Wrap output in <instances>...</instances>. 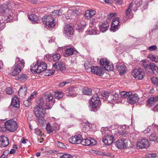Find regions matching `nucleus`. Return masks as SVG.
Returning <instances> with one entry per match:
<instances>
[{"mask_svg": "<svg viewBox=\"0 0 158 158\" xmlns=\"http://www.w3.org/2000/svg\"><path fill=\"white\" fill-rule=\"evenodd\" d=\"M36 105L34 108V112L37 117L39 124L43 125L45 123L44 116L45 113V109L43 108L44 105V101L42 98H38L36 101Z\"/></svg>", "mask_w": 158, "mask_h": 158, "instance_id": "obj_1", "label": "nucleus"}, {"mask_svg": "<svg viewBox=\"0 0 158 158\" xmlns=\"http://www.w3.org/2000/svg\"><path fill=\"white\" fill-rule=\"evenodd\" d=\"M15 63L10 73L11 75L13 76L18 75L21 72L22 69L24 67L25 64L24 60H21L19 57H16Z\"/></svg>", "mask_w": 158, "mask_h": 158, "instance_id": "obj_2", "label": "nucleus"}, {"mask_svg": "<svg viewBox=\"0 0 158 158\" xmlns=\"http://www.w3.org/2000/svg\"><path fill=\"white\" fill-rule=\"evenodd\" d=\"M0 13L3 14V16L7 22H10L14 16L12 10H9L7 5L5 4L0 5Z\"/></svg>", "mask_w": 158, "mask_h": 158, "instance_id": "obj_3", "label": "nucleus"}, {"mask_svg": "<svg viewBox=\"0 0 158 158\" xmlns=\"http://www.w3.org/2000/svg\"><path fill=\"white\" fill-rule=\"evenodd\" d=\"M32 70L37 73H40L44 71L47 68L46 64L43 61H37L36 63H33L31 66Z\"/></svg>", "mask_w": 158, "mask_h": 158, "instance_id": "obj_4", "label": "nucleus"}, {"mask_svg": "<svg viewBox=\"0 0 158 158\" xmlns=\"http://www.w3.org/2000/svg\"><path fill=\"white\" fill-rule=\"evenodd\" d=\"M91 101L89 102V104L92 108V111H96L97 109L99 108L100 104V98L97 94H95L93 95Z\"/></svg>", "mask_w": 158, "mask_h": 158, "instance_id": "obj_5", "label": "nucleus"}, {"mask_svg": "<svg viewBox=\"0 0 158 158\" xmlns=\"http://www.w3.org/2000/svg\"><path fill=\"white\" fill-rule=\"evenodd\" d=\"M5 127L7 130L10 132H14L17 129V124L15 121L10 119L5 123Z\"/></svg>", "mask_w": 158, "mask_h": 158, "instance_id": "obj_6", "label": "nucleus"}, {"mask_svg": "<svg viewBox=\"0 0 158 158\" xmlns=\"http://www.w3.org/2000/svg\"><path fill=\"white\" fill-rule=\"evenodd\" d=\"M42 20L44 23L49 27H53L56 23L55 20L51 16H44L42 18Z\"/></svg>", "mask_w": 158, "mask_h": 158, "instance_id": "obj_7", "label": "nucleus"}, {"mask_svg": "<svg viewBox=\"0 0 158 158\" xmlns=\"http://www.w3.org/2000/svg\"><path fill=\"white\" fill-rule=\"evenodd\" d=\"M132 74L134 77L137 79L141 80L144 77V73L143 69L139 68L134 69L133 70Z\"/></svg>", "mask_w": 158, "mask_h": 158, "instance_id": "obj_8", "label": "nucleus"}, {"mask_svg": "<svg viewBox=\"0 0 158 158\" xmlns=\"http://www.w3.org/2000/svg\"><path fill=\"white\" fill-rule=\"evenodd\" d=\"M80 143L84 145L92 146L96 145L97 143V142L94 139L89 137L84 139H82Z\"/></svg>", "mask_w": 158, "mask_h": 158, "instance_id": "obj_9", "label": "nucleus"}, {"mask_svg": "<svg viewBox=\"0 0 158 158\" xmlns=\"http://www.w3.org/2000/svg\"><path fill=\"white\" fill-rule=\"evenodd\" d=\"M115 145L119 149H124L127 146V140L123 139L118 140L115 142Z\"/></svg>", "mask_w": 158, "mask_h": 158, "instance_id": "obj_10", "label": "nucleus"}, {"mask_svg": "<svg viewBox=\"0 0 158 158\" xmlns=\"http://www.w3.org/2000/svg\"><path fill=\"white\" fill-rule=\"evenodd\" d=\"M149 144L148 140L146 139H143L137 143V147L138 149L147 148L149 147Z\"/></svg>", "mask_w": 158, "mask_h": 158, "instance_id": "obj_11", "label": "nucleus"}, {"mask_svg": "<svg viewBox=\"0 0 158 158\" xmlns=\"http://www.w3.org/2000/svg\"><path fill=\"white\" fill-rule=\"evenodd\" d=\"M114 140V137L113 135L108 134L105 136L103 138L102 141L106 144L109 145L111 144Z\"/></svg>", "mask_w": 158, "mask_h": 158, "instance_id": "obj_12", "label": "nucleus"}, {"mask_svg": "<svg viewBox=\"0 0 158 158\" xmlns=\"http://www.w3.org/2000/svg\"><path fill=\"white\" fill-rule=\"evenodd\" d=\"M74 30L73 27L68 24L64 27L63 32L68 37H71L73 34Z\"/></svg>", "mask_w": 158, "mask_h": 158, "instance_id": "obj_13", "label": "nucleus"}, {"mask_svg": "<svg viewBox=\"0 0 158 158\" xmlns=\"http://www.w3.org/2000/svg\"><path fill=\"white\" fill-rule=\"evenodd\" d=\"M82 138L81 135H75L70 137L69 139V142L72 144H79L81 142Z\"/></svg>", "mask_w": 158, "mask_h": 158, "instance_id": "obj_14", "label": "nucleus"}, {"mask_svg": "<svg viewBox=\"0 0 158 158\" xmlns=\"http://www.w3.org/2000/svg\"><path fill=\"white\" fill-rule=\"evenodd\" d=\"M91 72L97 75L101 76L103 74V69L100 67L92 66L90 68Z\"/></svg>", "mask_w": 158, "mask_h": 158, "instance_id": "obj_15", "label": "nucleus"}, {"mask_svg": "<svg viewBox=\"0 0 158 158\" xmlns=\"http://www.w3.org/2000/svg\"><path fill=\"white\" fill-rule=\"evenodd\" d=\"M139 99L138 95L137 94H131L127 98V102L129 103L133 104L136 103Z\"/></svg>", "mask_w": 158, "mask_h": 158, "instance_id": "obj_16", "label": "nucleus"}, {"mask_svg": "<svg viewBox=\"0 0 158 158\" xmlns=\"http://www.w3.org/2000/svg\"><path fill=\"white\" fill-rule=\"evenodd\" d=\"M116 68L121 75L123 74L126 71V67L123 62L118 63L116 66Z\"/></svg>", "mask_w": 158, "mask_h": 158, "instance_id": "obj_17", "label": "nucleus"}, {"mask_svg": "<svg viewBox=\"0 0 158 158\" xmlns=\"http://www.w3.org/2000/svg\"><path fill=\"white\" fill-rule=\"evenodd\" d=\"M9 144V139L4 135L0 136V146L4 147L7 146Z\"/></svg>", "mask_w": 158, "mask_h": 158, "instance_id": "obj_18", "label": "nucleus"}, {"mask_svg": "<svg viewBox=\"0 0 158 158\" xmlns=\"http://www.w3.org/2000/svg\"><path fill=\"white\" fill-rule=\"evenodd\" d=\"M54 68L57 70L64 72L65 70V67L64 64L61 62H56L53 64Z\"/></svg>", "mask_w": 158, "mask_h": 158, "instance_id": "obj_19", "label": "nucleus"}, {"mask_svg": "<svg viewBox=\"0 0 158 158\" xmlns=\"http://www.w3.org/2000/svg\"><path fill=\"white\" fill-rule=\"evenodd\" d=\"M133 5V3L132 2L129 5L128 9L126 10L125 11L126 16H124L123 17V22H125L128 19L130 18V13L131 10V8Z\"/></svg>", "mask_w": 158, "mask_h": 158, "instance_id": "obj_20", "label": "nucleus"}, {"mask_svg": "<svg viewBox=\"0 0 158 158\" xmlns=\"http://www.w3.org/2000/svg\"><path fill=\"white\" fill-rule=\"evenodd\" d=\"M158 101V96L151 97L149 98L147 101L146 105L151 106L153 105L155 102Z\"/></svg>", "mask_w": 158, "mask_h": 158, "instance_id": "obj_21", "label": "nucleus"}, {"mask_svg": "<svg viewBox=\"0 0 158 158\" xmlns=\"http://www.w3.org/2000/svg\"><path fill=\"white\" fill-rule=\"evenodd\" d=\"M108 101L110 103H113L114 102H117L119 98L118 94L117 93H115L113 94H110L108 97Z\"/></svg>", "mask_w": 158, "mask_h": 158, "instance_id": "obj_22", "label": "nucleus"}, {"mask_svg": "<svg viewBox=\"0 0 158 158\" xmlns=\"http://www.w3.org/2000/svg\"><path fill=\"white\" fill-rule=\"evenodd\" d=\"M96 14V11L94 10H87L85 11L84 16L87 19L91 18Z\"/></svg>", "mask_w": 158, "mask_h": 158, "instance_id": "obj_23", "label": "nucleus"}, {"mask_svg": "<svg viewBox=\"0 0 158 158\" xmlns=\"http://www.w3.org/2000/svg\"><path fill=\"white\" fill-rule=\"evenodd\" d=\"M77 52V51L74 48H67L65 51L66 54H65V56L67 57L74 54H76Z\"/></svg>", "mask_w": 158, "mask_h": 158, "instance_id": "obj_24", "label": "nucleus"}, {"mask_svg": "<svg viewBox=\"0 0 158 158\" xmlns=\"http://www.w3.org/2000/svg\"><path fill=\"white\" fill-rule=\"evenodd\" d=\"M11 105L15 107H19V102L17 97L15 96H13L12 98Z\"/></svg>", "mask_w": 158, "mask_h": 158, "instance_id": "obj_25", "label": "nucleus"}, {"mask_svg": "<svg viewBox=\"0 0 158 158\" xmlns=\"http://www.w3.org/2000/svg\"><path fill=\"white\" fill-rule=\"evenodd\" d=\"M109 26V24L107 21L105 22L99 26L100 30L102 32L106 31L108 29Z\"/></svg>", "mask_w": 158, "mask_h": 158, "instance_id": "obj_26", "label": "nucleus"}, {"mask_svg": "<svg viewBox=\"0 0 158 158\" xmlns=\"http://www.w3.org/2000/svg\"><path fill=\"white\" fill-rule=\"evenodd\" d=\"M28 19L32 21L33 23H38V17L34 14H31L28 16Z\"/></svg>", "mask_w": 158, "mask_h": 158, "instance_id": "obj_27", "label": "nucleus"}, {"mask_svg": "<svg viewBox=\"0 0 158 158\" xmlns=\"http://www.w3.org/2000/svg\"><path fill=\"white\" fill-rule=\"evenodd\" d=\"M28 78V76L27 75L23 74L18 75L16 77V79L19 81H25Z\"/></svg>", "mask_w": 158, "mask_h": 158, "instance_id": "obj_28", "label": "nucleus"}, {"mask_svg": "<svg viewBox=\"0 0 158 158\" xmlns=\"http://www.w3.org/2000/svg\"><path fill=\"white\" fill-rule=\"evenodd\" d=\"M150 69L152 70L153 73L155 75L158 74V67L153 63H151Z\"/></svg>", "mask_w": 158, "mask_h": 158, "instance_id": "obj_29", "label": "nucleus"}, {"mask_svg": "<svg viewBox=\"0 0 158 158\" xmlns=\"http://www.w3.org/2000/svg\"><path fill=\"white\" fill-rule=\"evenodd\" d=\"M142 63L141 64L142 66H143L146 71H149L151 68V63L149 64H147L146 60H142Z\"/></svg>", "mask_w": 158, "mask_h": 158, "instance_id": "obj_30", "label": "nucleus"}, {"mask_svg": "<svg viewBox=\"0 0 158 158\" xmlns=\"http://www.w3.org/2000/svg\"><path fill=\"white\" fill-rule=\"evenodd\" d=\"M27 91V87L25 86L23 88L21 87L19 91V94L21 97H24L26 94Z\"/></svg>", "mask_w": 158, "mask_h": 158, "instance_id": "obj_31", "label": "nucleus"}, {"mask_svg": "<svg viewBox=\"0 0 158 158\" xmlns=\"http://www.w3.org/2000/svg\"><path fill=\"white\" fill-rule=\"evenodd\" d=\"M148 57L152 61L155 62H158V56L152 54L148 55Z\"/></svg>", "mask_w": 158, "mask_h": 158, "instance_id": "obj_32", "label": "nucleus"}, {"mask_svg": "<svg viewBox=\"0 0 158 158\" xmlns=\"http://www.w3.org/2000/svg\"><path fill=\"white\" fill-rule=\"evenodd\" d=\"M131 94V92H126L123 91L120 92V95L121 98H124L129 97V96Z\"/></svg>", "mask_w": 158, "mask_h": 158, "instance_id": "obj_33", "label": "nucleus"}, {"mask_svg": "<svg viewBox=\"0 0 158 158\" xmlns=\"http://www.w3.org/2000/svg\"><path fill=\"white\" fill-rule=\"evenodd\" d=\"M82 91L84 94L89 95L92 94V90L91 89L85 87L83 89Z\"/></svg>", "mask_w": 158, "mask_h": 158, "instance_id": "obj_34", "label": "nucleus"}, {"mask_svg": "<svg viewBox=\"0 0 158 158\" xmlns=\"http://www.w3.org/2000/svg\"><path fill=\"white\" fill-rule=\"evenodd\" d=\"M109 61L107 59L105 58L101 59L100 61V63L101 65L104 68L106 66L107 64H108Z\"/></svg>", "mask_w": 158, "mask_h": 158, "instance_id": "obj_35", "label": "nucleus"}, {"mask_svg": "<svg viewBox=\"0 0 158 158\" xmlns=\"http://www.w3.org/2000/svg\"><path fill=\"white\" fill-rule=\"evenodd\" d=\"M46 129L48 132L49 133L53 132L54 130L53 127H52L50 124L49 123L47 124Z\"/></svg>", "mask_w": 158, "mask_h": 158, "instance_id": "obj_36", "label": "nucleus"}, {"mask_svg": "<svg viewBox=\"0 0 158 158\" xmlns=\"http://www.w3.org/2000/svg\"><path fill=\"white\" fill-rule=\"evenodd\" d=\"M147 136L148 137L149 140L151 141L156 140L157 137L154 133H150L148 134Z\"/></svg>", "mask_w": 158, "mask_h": 158, "instance_id": "obj_37", "label": "nucleus"}, {"mask_svg": "<svg viewBox=\"0 0 158 158\" xmlns=\"http://www.w3.org/2000/svg\"><path fill=\"white\" fill-rule=\"evenodd\" d=\"M64 94L63 92L58 91L56 92L55 94V98L57 99H59L63 97Z\"/></svg>", "mask_w": 158, "mask_h": 158, "instance_id": "obj_38", "label": "nucleus"}, {"mask_svg": "<svg viewBox=\"0 0 158 158\" xmlns=\"http://www.w3.org/2000/svg\"><path fill=\"white\" fill-rule=\"evenodd\" d=\"M44 97L47 102L52 101L53 99V97L52 95L50 94H45Z\"/></svg>", "mask_w": 158, "mask_h": 158, "instance_id": "obj_39", "label": "nucleus"}, {"mask_svg": "<svg viewBox=\"0 0 158 158\" xmlns=\"http://www.w3.org/2000/svg\"><path fill=\"white\" fill-rule=\"evenodd\" d=\"M104 68L108 71H112L114 69L113 65V64H110L109 62L108 64H107Z\"/></svg>", "mask_w": 158, "mask_h": 158, "instance_id": "obj_40", "label": "nucleus"}, {"mask_svg": "<svg viewBox=\"0 0 158 158\" xmlns=\"http://www.w3.org/2000/svg\"><path fill=\"white\" fill-rule=\"evenodd\" d=\"M120 21V19L119 18L117 17L116 18L114 19L111 25L118 26Z\"/></svg>", "mask_w": 158, "mask_h": 158, "instance_id": "obj_41", "label": "nucleus"}, {"mask_svg": "<svg viewBox=\"0 0 158 158\" xmlns=\"http://www.w3.org/2000/svg\"><path fill=\"white\" fill-rule=\"evenodd\" d=\"M69 13H71L72 15L75 16H77L78 14V11L76 9H74L73 10H70L68 11Z\"/></svg>", "mask_w": 158, "mask_h": 158, "instance_id": "obj_42", "label": "nucleus"}, {"mask_svg": "<svg viewBox=\"0 0 158 158\" xmlns=\"http://www.w3.org/2000/svg\"><path fill=\"white\" fill-rule=\"evenodd\" d=\"M52 57L53 61H56L60 58V54L56 53L53 55Z\"/></svg>", "mask_w": 158, "mask_h": 158, "instance_id": "obj_43", "label": "nucleus"}, {"mask_svg": "<svg viewBox=\"0 0 158 158\" xmlns=\"http://www.w3.org/2000/svg\"><path fill=\"white\" fill-rule=\"evenodd\" d=\"M110 94L104 91L102 94V95L103 96L102 99L104 100H106L107 99L108 100V97Z\"/></svg>", "mask_w": 158, "mask_h": 158, "instance_id": "obj_44", "label": "nucleus"}, {"mask_svg": "<svg viewBox=\"0 0 158 158\" xmlns=\"http://www.w3.org/2000/svg\"><path fill=\"white\" fill-rule=\"evenodd\" d=\"M152 82L155 85L158 86V78L155 77L151 79Z\"/></svg>", "mask_w": 158, "mask_h": 158, "instance_id": "obj_45", "label": "nucleus"}, {"mask_svg": "<svg viewBox=\"0 0 158 158\" xmlns=\"http://www.w3.org/2000/svg\"><path fill=\"white\" fill-rule=\"evenodd\" d=\"M6 92L7 94L11 95L13 93V90L12 88L8 87L6 89Z\"/></svg>", "mask_w": 158, "mask_h": 158, "instance_id": "obj_46", "label": "nucleus"}, {"mask_svg": "<svg viewBox=\"0 0 158 158\" xmlns=\"http://www.w3.org/2000/svg\"><path fill=\"white\" fill-rule=\"evenodd\" d=\"M118 29V26H115L113 25H111L110 28V30L112 31L113 32L116 31Z\"/></svg>", "mask_w": 158, "mask_h": 158, "instance_id": "obj_47", "label": "nucleus"}, {"mask_svg": "<svg viewBox=\"0 0 158 158\" xmlns=\"http://www.w3.org/2000/svg\"><path fill=\"white\" fill-rule=\"evenodd\" d=\"M60 158H73L72 156L69 154H65L61 156Z\"/></svg>", "mask_w": 158, "mask_h": 158, "instance_id": "obj_48", "label": "nucleus"}, {"mask_svg": "<svg viewBox=\"0 0 158 158\" xmlns=\"http://www.w3.org/2000/svg\"><path fill=\"white\" fill-rule=\"evenodd\" d=\"M35 133L37 135L41 136L43 135L42 132L38 128H36L35 129Z\"/></svg>", "mask_w": 158, "mask_h": 158, "instance_id": "obj_49", "label": "nucleus"}, {"mask_svg": "<svg viewBox=\"0 0 158 158\" xmlns=\"http://www.w3.org/2000/svg\"><path fill=\"white\" fill-rule=\"evenodd\" d=\"M56 143L58 147L61 148H64L65 146L62 143L57 141Z\"/></svg>", "mask_w": 158, "mask_h": 158, "instance_id": "obj_50", "label": "nucleus"}, {"mask_svg": "<svg viewBox=\"0 0 158 158\" xmlns=\"http://www.w3.org/2000/svg\"><path fill=\"white\" fill-rule=\"evenodd\" d=\"M62 10H56L53 11V13L56 15L57 16L60 15L62 14Z\"/></svg>", "mask_w": 158, "mask_h": 158, "instance_id": "obj_51", "label": "nucleus"}, {"mask_svg": "<svg viewBox=\"0 0 158 158\" xmlns=\"http://www.w3.org/2000/svg\"><path fill=\"white\" fill-rule=\"evenodd\" d=\"M23 103L26 106H29L30 104V99H27V100L24 101Z\"/></svg>", "mask_w": 158, "mask_h": 158, "instance_id": "obj_52", "label": "nucleus"}, {"mask_svg": "<svg viewBox=\"0 0 158 158\" xmlns=\"http://www.w3.org/2000/svg\"><path fill=\"white\" fill-rule=\"evenodd\" d=\"M157 47L155 45H153L148 47V49L150 51H153L157 49Z\"/></svg>", "mask_w": 158, "mask_h": 158, "instance_id": "obj_53", "label": "nucleus"}, {"mask_svg": "<svg viewBox=\"0 0 158 158\" xmlns=\"http://www.w3.org/2000/svg\"><path fill=\"white\" fill-rule=\"evenodd\" d=\"M4 20L3 19H2L0 20V26L2 27H4L6 23L4 21H6V20H5L4 18Z\"/></svg>", "mask_w": 158, "mask_h": 158, "instance_id": "obj_54", "label": "nucleus"}, {"mask_svg": "<svg viewBox=\"0 0 158 158\" xmlns=\"http://www.w3.org/2000/svg\"><path fill=\"white\" fill-rule=\"evenodd\" d=\"M116 13H110L109 15H108V20H110L113 17H115L116 16Z\"/></svg>", "mask_w": 158, "mask_h": 158, "instance_id": "obj_55", "label": "nucleus"}, {"mask_svg": "<svg viewBox=\"0 0 158 158\" xmlns=\"http://www.w3.org/2000/svg\"><path fill=\"white\" fill-rule=\"evenodd\" d=\"M151 128L152 127L151 126H149L144 131V133H145L147 134V135L148 134L149 135V134H150V132L151 131Z\"/></svg>", "mask_w": 158, "mask_h": 158, "instance_id": "obj_56", "label": "nucleus"}, {"mask_svg": "<svg viewBox=\"0 0 158 158\" xmlns=\"http://www.w3.org/2000/svg\"><path fill=\"white\" fill-rule=\"evenodd\" d=\"M69 83V82L64 81L59 84V85L61 87L64 86L66 84Z\"/></svg>", "mask_w": 158, "mask_h": 158, "instance_id": "obj_57", "label": "nucleus"}, {"mask_svg": "<svg viewBox=\"0 0 158 158\" xmlns=\"http://www.w3.org/2000/svg\"><path fill=\"white\" fill-rule=\"evenodd\" d=\"M156 156V153H150L148 155V156L149 158H154Z\"/></svg>", "mask_w": 158, "mask_h": 158, "instance_id": "obj_58", "label": "nucleus"}, {"mask_svg": "<svg viewBox=\"0 0 158 158\" xmlns=\"http://www.w3.org/2000/svg\"><path fill=\"white\" fill-rule=\"evenodd\" d=\"M35 96V92L33 93L29 97L28 99H30V101H31V99L34 98V96Z\"/></svg>", "mask_w": 158, "mask_h": 158, "instance_id": "obj_59", "label": "nucleus"}, {"mask_svg": "<svg viewBox=\"0 0 158 158\" xmlns=\"http://www.w3.org/2000/svg\"><path fill=\"white\" fill-rule=\"evenodd\" d=\"M27 141H28V140L27 139H24L23 138L22 139L20 142L22 143L26 144L27 143Z\"/></svg>", "mask_w": 158, "mask_h": 158, "instance_id": "obj_60", "label": "nucleus"}, {"mask_svg": "<svg viewBox=\"0 0 158 158\" xmlns=\"http://www.w3.org/2000/svg\"><path fill=\"white\" fill-rule=\"evenodd\" d=\"M98 30L96 29H93L92 30V34L95 35L98 34Z\"/></svg>", "mask_w": 158, "mask_h": 158, "instance_id": "obj_61", "label": "nucleus"}, {"mask_svg": "<svg viewBox=\"0 0 158 158\" xmlns=\"http://www.w3.org/2000/svg\"><path fill=\"white\" fill-rule=\"evenodd\" d=\"M152 109L154 111H158V104L155 106Z\"/></svg>", "mask_w": 158, "mask_h": 158, "instance_id": "obj_62", "label": "nucleus"}, {"mask_svg": "<svg viewBox=\"0 0 158 158\" xmlns=\"http://www.w3.org/2000/svg\"><path fill=\"white\" fill-rule=\"evenodd\" d=\"M68 91L69 92H73L74 91V88L73 87H70L68 89Z\"/></svg>", "mask_w": 158, "mask_h": 158, "instance_id": "obj_63", "label": "nucleus"}, {"mask_svg": "<svg viewBox=\"0 0 158 158\" xmlns=\"http://www.w3.org/2000/svg\"><path fill=\"white\" fill-rule=\"evenodd\" d=\"M104 1L106 3L111 4L112 1L111 0H104Z\"/></svg>", "mask_w": 158, "mask_h": 158, "instance_id": "obj_64", "label": "nucleus"}]
</instances>
